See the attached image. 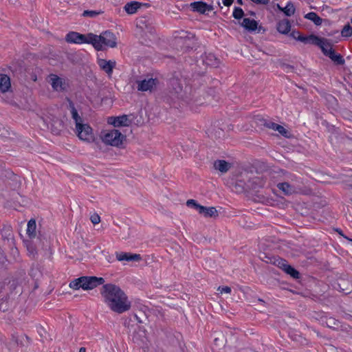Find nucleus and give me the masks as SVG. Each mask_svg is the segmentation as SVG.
Returning a JSON list of instances; mask_svg holds the SVG:
<instances>
[{"label":"nucleus","mask_w":352,"mask_h":352,"mask_svg":"<svg viewBox=\"0 0 352 352\" xmlns=\"http://www.w3.org/2000/svg\"><path fill=\"white\" fill-rule=\"evenodd\" d=\"M277 9L284 13L286 16H291L294 14L296 8L292 1L287 2L285 7H281L278 3L276 5Z\"/></svg>","instance_id":"nucleus-24"},{"label":"nucleus","mask_w":352,"mask_h":352,"mask_svg":"<svg viewBox=\"0 0 352 352\" xmlns=\"http://www.w3.org/2000/svg\"><path fill=\"white\" fill-rule=\"evenodd\" d=\"M288 262L282 258L277 257L276 259L274 261V265L278 267L284 272V269L287 267L288 265Z\"/></svg>","instance_id":"nucleus-35"},{"label":"nucleus","mask_w":352,"mask_h":352,"mask_svg":"<svg viewBox=\"0 0 352 352\" xmlns=\"http://www.w3.org/2000/svg\"><path fill=\"white\" fill-rule=\"evenodd\" d=\"M100 294L104 298V302L116 313L122 314L131 308V302L129 301L127 296L115 284H103Z\"/></svg>","instance_id":"nucleus-1"},{"label":"nucleus","mask_w":352,"mask_h":352,"mask_svg":"<svg viewBox=\"0 0 352 352\" xmlns=\"http://www.w3.org/2000/svg\"><path fill=\"white\" fill-rule=\"evenodd\" d=\"M245 15L244 11L243 9L240 7H234L233 12H232V16L237 20H240L243 18Z\"/></svg>","instance_id":"nucleus-37"},{"label":"nucleus","mask_w":352,"mask_h":352,"mask_svg":"<svg viewBox=\"0 0 352 352\" xmlns=\"http://www.w3.org/2000/svg\"><path fill=\"white\" fill-rule=\"evenodd\" d=\"M261 124L263 125L264 126H265L266 128L271 129L274 131H276V126H277V125L278 124H276L271 120H268L266 119L261 120Z\"/></svg>","instance_id":"nucleus-39"},{"label":"nucleus","mask_w":352,"mask_h":352,"mask_svg":"<svg viewBox=\"0 0 352 352\" xmlns=\"http://www.w3.org/2000/svg\"><path fill=\"white\" fill-rule=\"evenodd\" d=\"M305 18L311 21L316 25H320L322 22V19L314 12L307 13Z\"/></svg>","instance_id":"nucleus-32"},{"label":"nucleus","mask_w":352,"mask_h":352,"mask_svg":"<svg viewBox=\"0 0 352 352\" xmlns=\"http://www.w3.org/2000/svg\"><path fill=\"white\" fill-rule=\"evenodd\" d=\"M284 272L294 279L300 278V272L289 264H288L287 267L284 269Z\"/></svg>","instance_id":"nucleus-33"},{"label":"nucleus","mask_w":352,"mask_h":352,"mask_svg":"<svg viewBox=\"0 0 352 352\" xmlns=\"http://www.w3.org/2000/svg\"><path fill=\"white\" fill-rule=\"evenodd\" d=\"M36 221L34 219H31L28 223L27 234L30 238L32 239L36 236Z\"/></svg>","instance_id":"nucleus-31"},{"label":"nucleus","mask_w":352,"mask_h":352,"mask_svg":"<svg viewBox=\"0 0 352 352\" xmlns=\"http://www.w3.org/2000/svg\"><path fill=\"white\" fill-rule=\"evenodd\" d=\"M236 2L237 3L241 6L243 4V0H236Z\"/></svg>","instance_id":"nucleus-56"},{"label":"nucleus","mask_w":352,"mask_h":352,"mask_svg":"<svg viewBox=\"0 0 352 352\" xmlns=\"http://www.w3.org/2000/svg\"><path fill=\"white\" fill-rule=\"evenodd\" d=\"M351 23H352V18L351 19Z\"/></svg>","instance_id":"nucleus-62"},{"label":"nucleus","mask_w":352,"mask_h":352,"mask_svg":"<svg viewBox=\"0 0 352 352\" xmlns=\"http://www.w3.org/2000/svg\"><path fill=\"white\" fill-rule=\"evenodd\" d=\"M192 36L190 37L188 36H181L175 38V43L179 46L182 50L187 51L190 49H192L193 42L192 41Z\"/></svg>","instance_id":"nucleus-13"},{"label":"nucleus","mask_w":352,"mask_h":352,"mask_svg":"<svg viewBox=\"0 0 352 352\" xmlns=\"http://www.w3.org/2000/svg\"><path fill=\"white\" fill-rule=\"evenodd\" d=\"M11 87L10 77L6 74H0V91L6 93L9 91Z\"/></svg>","instance_id":"nucleus-23"},{"label":"nucleus","mask_w":352,"mask_h":352,"mask_svg":"<svg viewBox=\"0 0 352 352\" xmlns=\"http://www.w3.org/2000/svg\"><path fill=\"white\" fill-rule=\"evenodd\" d=\"M199 214H203L206 217L218 216L217 210L214 207L202 206L201 210H199Z\"/></svg>","instance_id":"nucleus-29"},{"label":"nucleus","mask_w":352,"mask_h":352,"mask_svg":"<svg viewBox=\"0 0 352 352\" xmlns=\"http://www.w3.org/2000/svg\"><path fill=\"white\" fill-rule=\"evenodd\" d=\"M51 85L56 91H66L67 87L65 80L55 74L51 75Z\"/></svg>","instance_id":"nucleus-15"},{"label":"nucleus","mask_w":352,"mask_h":352,"mask_svg":"<svg viewBox=\"0 0 352 352\" xmlns=\"http://www.w3.org/2000/svg\"><path fill=\"white\" fill-rule=\"evenodd\" d=\"M84 36H85V41H84V43L91 44L97 51H102L104 50L103 46L99 45L98 35L93 33H88L87 34H84Z\"/></svg>","instance_id":"nucleus-19"},{"label":"nucleus","mask_w":352,"mask_h":352,"mask_svg":"<svg viewBox=\"0 0 352 352\" xmlns=\"http://www.w3.org/2000/svg\"><path fill=\"white\" fill-rule=\"evenodd\" d=\"M214 167L221 173H226L230 168V164L225 160H217L214 162Z\"/></svg>","instance_id":"nucleus-27"},{"label":"nucleus","mask_w":352,"mask_h":352,"mask_svg":"<svg viewBox=\"0 0 352 352\" xmlns=\"http://www.w3.org/2000/svg\"><path fill=\"white\" fill-rule=\"evenodd\" d=\"M108 123L113 125L115 127L129 126L132 121L129 119L127 115H122L120 116H111L108 118Z\"/></svg>","instance_id":"nucleus-12"},{"label":"nucleus","mask_w":352,"mask_h":352,"mask_svg":"<svg viewBox=\"0 0 352 352\" xmlns=\"http://www.w3.org/2000/svg\"><path fill=\"white\" fill-rule=\"evenodd\" d=\"M337 33H338V30H336V31L331 32H330V33H328V34H327V35H328V36H333V35H334L335 34H337Z\"/></svg>","instance_id":"nucleus-54"},{"label":"nucleus","mask_w":352,"mask_h":352,"mask_svg":"<svg viewBox=\"0 0 352 352\" xmlns=\"http://www.w3.org/2000/svg\"><path fill=\"white\" fill-rule=\"evenodd\" d=\"M144 316H145L146 318H147L146 314H144Z\"/></svg>","instance_id":"nucleus-61"},{"label":"nucleus","mask_w":352,"mask_h":352,"mask_svg":"<svg viewBox=\"0 0 352 352\" xmlns=\"http://www.w3.org/2000/svg\"><path fill=\"white\" fill-rule=\"evenodd\" d=\"M186 206L189 208H192L195 209L199 212V210H201V208H202L203 206L200 205L195 201V199H188L186 201Z\"/></svg>","instance_id":"nucleus-41"},{"label":"nucleus","mask_w":352,"mask_h":352,"mask_svg":"<svg viewBox=\"0 0 352 352\" xmlns=\"http://www.w3.org/2000/svg\"><path fill=\"white\" fill-rule=\"evenodd\" d=\"M76 131L78 138L83 141L91 142L94 141V134L92 128L87 124H77Z\"/></svg>","instance_id":"nucleus-9"},{"label":"nucleus","mask_w":352,"mask_h":352,"mask_svg":"<svg viewBox=\"0 0 352 352\" xmlns=\"http://www.w3.org/2000/svg\"><path fill=\"white\" fill-rule=\"evenodd\" d=\"M129 322H130V321L127 322V320H126L124 321V326H129Z\"/></svg>","instance_id":"nucleus-58"},{"label":"nucleus","mask_w":352,"mask_h":352,"mask_svg":"<svg viewBox=\"0 0 352 352\" xmlns=\"http://www.w3.org/2000/svg\"><path fill=\"white\" fill-rule=\"evenodd\" d=\"M129 320L131 322L137 321L138 323L144 322L143 320L141 318V316L138 315V314H133L132 315H130Z\"/></svg>","instance_id":"nucleus-45"},{"label":"nucleus","mask_w":352,"mask_h":352,"mask_svg":"<svg viewBox=\"0 0 352 352\" xmlns=\"http://www.w3.org/2000/svg\"><path fill=\"white\" fill-rule=\"evenodd\" d=\"M141 2L133 1L125 4L124 10L129 14H133L140 9Z\"/></svg>","instance_id":"nucleus-26"},{"label":"nucleus","mask_w":352,"mask_h":352,"mask_svg":"<svg viewBox=\"0 0 352 352\" xmlns=\"http://www.w3.org/2000/svg\"><path fill=\"white\" fill-rule=\"evenodd\" d=\"M280 67L287 73L294 72V67L286 63L280 62Z\"/></svg>","instance_id":"nucleus-43"},{"label":"nucleus","mask_w":352,"mask_h":352,"mask_svg":"<svg viewBox=\"0 0 352 352\" xmlns=\"http://www.w3.org/2000/svg\"><path fill=\"white\" fill-rule=\"evenodd\" d=\"M98 37L99 45L102 46L104 45L106 47L113 48L117 45L116 35L110 31L107 30L102 32L98 35Z\"/></svg>","instance_id":"nucleus-10"},{"label":"nucleus","mask_w":352,"mask_h":352,"mask_svg":"<svg viewBox=\"0 0 352 352\" xmlns=\"http://www.w3.org/2000/svg\"><path fill=\"white\" fill-rule=\"evenodd\" d=\"M65 39L68 43L82 44L85 41V36L82 34L72 31L66 34Z\"/></svg>","instance_id":"nucleus-18"},{"label":"nucleus","mask_w":352,"mask_h":352,"mask_svg":"<svg viewBox=\"0 0 352 352\" xmlns=\"http://www.w3.org/2000/svg\"><path fill=\"white\" fill-rule=\"evenodd\" d=\"M299 34H300V32L299 31H298V30H293V31L290 33L289 36H290L291 37H292L293 38H294L295 40H296V38H297V36H298Z\"/></svg>","instance_id":"nucleus-49"},{"label":"nucleus","mask_w":352,"mask_h":352,"mask_svg":"<svg viewBox=\"0 0 352 352\" xmlns=\"http://www.w3.org/2000/svg\"><path fill=\"white\" fill-rule=\"evenodd\" d=\"M209 91H210V94H212V93L214 92V90L213 89H210Z\"/></svg>","instance_id":"nucleus-60"},{"label":"nucleus","mask_w":352,"mask_h":352,"mask_svg":"<svg viewBox=\"0 0 352 352\" xmlns=\"http://www.w3.org/2000/svg\"><path fill=\"white\" fill-rule=\"evenodd\" d=\"M259 258L263 261L267 263H272L274 265V261L276 259V257L267 254L266 253H261L259 255Z\"/></svg>","instance_id":"nucleus-38"},{"label":"nucleus","mask_w":352,"mask_h":352,"mask_svg":"<svg viewBox=\"0 0 352 352\" xmlns=\"http://www.w3.org/2000/svg\"><path fill=\"white\" fill-rule=\"evenodd\" d=\"M239 25L250 32H254L258 28V22L249 18H243V21L239 23Z\"/></svg>","instance_id":"nucleus-21"},{"label":"nucleus","mask_w":352,"mask_h":352,"mask_svg":"<svg viewBox=\"0 0 352 352\" xmlns=\"http://www.w3.org/2000/svg\"><path fill=\"white\" fill-rule=\"evenodd\" d=\"M1 235L2 239L6 241H7L8 245L11 247L14 245V239L12 228L10 225H3L1 229Z\"/></svg>","instance_id":"nucleus-14"},{"label":"nucleus","mask_w":352,"mask_h":352,"mask_svg":"<svg viewBox=\"0 0 352 352\" xmlns=\"http://www.w3.org/2000/svg\"><path fill=\"white\" fill-rule=\"evenodd\" d=\"M203 60L205 64L214 67H218L219 63V58L212 53H205Z\"/></svg>","instance_id":"nucleus-25"},{"label":"nucleus","mask_w":352,"mask_h":352,"mask_svg":"<svg viewBox=\"0 0 352 352\" xmlns=\"http://www.w3.org/2000/svg\"><path fill=\"white\" fill-rule=\"evenodd\" d=\"M277 31L282 34H287L291 30V23L289 19L279 21L276 25Z\"/></svg>","instance_id":"nucleus-22"},{"label":"nucleus","mask_w":352,"mask_h":352,"mask_svg":"<svg viewBox=\"0 0 352 352\" xmlns=\"http://www.w3.org/2000/svg\"><path fill=\"white\" fill-rule=\"evenodd\" d=\"M296 41H300L305 44L310 43L320 48L322 45H324V42L327 41V38L320 37L315 34H310L309 36L299 34L296 38Z\"/></svg>","instance_id":"nucleus-11"},{"label":"nucleus","mask_w":352,"mask_h":352,"mask_svg":"<svg viewBox=\"0 0 352 352\" xmlns=\"http://www.w3.org/2000/svg\"><path fill=\"white\" fill-rule=\"evenodd\" d=\"M325 322L330 329H338L341 327L340 322L333 317L327 318Z\"/></svg>","instance_id":"nucleus-34"},{"label":"nucleus","mask_w":352,"mask_h":352,"mask_svg":"<svg viewBox=\"0 0 352 352\" xmlns=\"http://www.w3.org/2000/svg\"><path fill=\"white\" fill-rule=\"evenodd\" d=\"M124 140H126V135L117 129H113L107 132L102 137V141L106 144L119 148L123 147Z\"/></svg>","instance_id":"nucleus-5"},{"label":"nucleus","mask_w":352,"mask_h":352,"mask_svg":"<svg viewBox=\"0 0 352 352\" xmlns=\"http://www.w3.org/2000/svg\"><path fill=\"white\" fill-rule=\"evenodd\" d=\"M222 2L225 6L229 7L233 3L234 0H222Z\"/></svg>","instance_id":"nucleus-50"},{"label":"nucleus","mask_w":352,"mask_h":352,"mask_svg":"<svg viewBox=\"0 0 352 352\" xmlns=\"http://www.w3.org/2000/svg\"><path fill=\"white\" fill-rule=\"evenodd\" d=\"M334 288L340 292L349 294L352 292V276L344 275L337 279Z\"/></svg>","instance_id":"nucleus-8"},{"label":"nucleus","mask_w":352,"mask_h":352,"mask_svg":"<svg viewBox=\"0 0 352 352\" xmlns=\"http://www.w3.org/2000/svg\"><path fill=\"white\" fill-rule=\"evenodd\" d=\"M292 182H281L277 184V188L283 192L285 195H291L293 194L298 193L301 190V186L300 184L301 182H299V178L293 175L291 177Z\"/></svg>","instance_id":"nucleus-7"},{"label":"nucleus","mask_w":352,"mask_h":352,"mask_svg":"<svg viewBox=\"0 0 352 352\" xmlns=\"http://www.w3.org/2000/svg\"><path fill=\"white\" fill-rule=\"evenodd\" d=\"M205 2L203 1H194L190 3V6L193 12L199 14H206Z\"/></svg>","instance_id":"nucleus-28"},{"label":"nucleus","mask_w":352,"mask_h":352,"mask_svg":"<svg viewBox=\"0 0 352 352\" xmlns=\"http://www.w3.org/2000/svg\"><path fill=\"white\" fill-rule=\"evenodd\" d=\"M79 352H86V348L85 347H80L79 349Z\"/></svg>","instance_id":"nucleus-55"},{"label":"nucleus","mask_w":352,"mask_h":352,"mask_svg":"<svg viewBox=\"0 0 352 352\" xmlns=\"http://www.w3.org/2000/svg\"><path fill=\"white\" fill-rule=\"evenodd\" d=\"M100 12H97L95 10H85L82 13V16L85 17H91L94 18L98 16Z\"/></svg>","instance_id":"nucleus-44"},{"label":"nucleus","mask_w":352,"mask_h":352,"mask_svg":"<svg viewBox=\"0 0 352 352\" xmlns=\"http://www.w3.org/2000/svg\"><path fill=\"white\" fill-rule=\"evenodd\" d=\"M276 131H278L281 135H283L285 138L289 137V132L280 124H278L277 126H276Z\"/></svg>","instance_id":"nucleus-42"},{"label":"nucleus","mask_w":352,"mask_h":352,"mask_svg":"<svg viewBox=\"0 0 352 352\" xmlns=\"http://www.w3.org/2000/svg\"><path fill=\"white\" fill-rule=\"evenodd\" d=\"M257 30H258V32H262V33H263V32H265V28H263V26H261V25H260V26H258V25Z\"/></svg>","instance_id":"nucleus-53"},{"label":"nucleus","mask_w":352,"mask_h":352,"mask_svg":"<svg viewBox=\"0 0 352 352\" xmlns=\"http://www.w3.org/2000/svg\"><path fill=\"white\" fill-rule=\"evenodd\" d=\"M69 107H70V111L72 114V118L74 120L76 123V128L77 127V124H82V118L78 115V113L76 110V109L74 107V103L70 101L69 102Z\"/></svg>","instance_id":"nucleus-30"},{"label":"nucleus","mask_w":352,"mask_h":352,"mask_svg":"<svg viewBox=\"0 0 352 352\" xmlns=\"http://www.w3.org/2000/svg\"><path fill=\"white\" fill-rule=\"evenodd\" d=\"M336 231L342 236H344L342 234V231L340 229H337Z\"/></svg>","instance_id":"nucleus-57"},{"label":"nucleus","mask_w":352,"mask_h":352,"mask_svg":"<svg viewBox=\"0 0 352 352\" xmlns=\"http://www.w3.org/2000/svg\"><path fill=\"white\" fill-rule=\"evenodd\" d=\"M157 82L158 80L153 78L137 81L138 90L141 91H151Z\"/></svg>","instance_id":"nucleus-16"},{"label":"nucleus","mask_w":352,"mask_h":352,"mask_svg":"<svg viewBox=\"0 0 352 352\" xmlns=\"http://www.w3.org/2000/svg\"><path fill=\"white\" fill-rule=\"evenodd\" d=\"M348 239L349 240V239ZM350 241H352V239H350Z\"/></svg>","instance_id":"nucleus-63"},{"label":"nucleus","mask_w":352,"mask_h":352,"mask_svg":"<svg viewBox=\"0 0 352 352\" xmlns=\"http://www.w3.org/2000/svg\"><path fill=\"white\" fill-rule=\"evenodd\" d=\"M90 220L93 224H97L100 221V217L98 214H94L91 216Z\"/></svg>","instance_id":"nucleus-46"},{"label":"nucleus","mask_w":352,"mask_h":352,"mask_svg":"<svg viewBox=\"0 0 352 352\" xmlns=\"http://www.w3.org/2000/svg\"><path fill=\"white\" fill-rule=\"evenodd\" d=\"M218 291H219L221 294L222 293L229 294L231 292V288L228 286H225V287H219Z\"/></svg>","instance_id":"nucleus-48"},{"label":"nucleus","mask_w":352,"mask_h":352,"mask_svg":"<svg viewBox=\"0 0 352 352\" xmlns=\"http://www.w3.org/2000/svg\"><path fill=\"white\" fill-rule=\"evenodd\" d=\"M97 63L100 68L106 72L109 76L112 75L113 70L116 65V62L115 60H107L103 58H98Z\"/></svg>","instance_id":"nucleus-17"},{"label":"nucleus","mask_w":352,"mask_h":352,"mask_svg":"<svg viewBox=\"0 0 352 352\" xmlns=\"http://www.w3.org/2000/svg\"><path fill=\"white\" fill-rule=\"evenodd\" d=\"M333 44L329 39L327 38V41L324 42L320 50L323 54L329 58L334 63L338 65L344 64L345 60L340 54L336 53L332 47Z\"/></svg>","instance_id":"nucleus-6"},{"label":"nucleus","mask_w":352,"mask_h":352,"mask_svg":"<svg viewBox=\"0 0 352 352\" xmlns=\"http://www.w3.org/2000/svg\"><path fill=\"white\" fill-rule=\"evenodd\" d=\"M205 8H206V12L207 11H212L213 10V6L212 5H209L207 3L205 2Z\"/></svg>","instance_id":"nucleus-51"},{"label":"nucleus","mask_w":352,"mask_h":352,"mask_svg":"<svg viewBox=\"0 0 352 352\" xmlns=\"http://www.w3.org/2000/svg\"><path fill=\"white\" fill-rule=\"evenodd\" d=\"M116 258L119 261H140L142 259L140 254L128 252H117Z\"/></svg>","instance_id":"nucleus-20"},{"label":"nucleus","mask_w":352,"mask_h":352,"mask_svg":"<svg viewBox=\"0 0 352 352\" xmlns=\"http://www.w3.org/2000/svg\"><path fill=\"white\" fill-rule=\"evenodd\" d=\"M6 261H7L6 255L4 251L0 247V263L3 265Z\"/></svg>","instance_id":"nucleus-47"},{"label":"nucleus","mask_w":352,"mask_h":352,"mask_svg":"<svg viewBox=\"0 0 352 352\" xmlns=\"http://www.w3.org/2000/svg\"><path fill=\"white\" fill-rule=\"evenodd\" d=\"M341 35L343 37H349L352 35V27L349 23L344 26L341 30Z\"/></svg>","instance_id":"nucleus-40"},{"label":"nucleus","mask_w":352,"mask_h":352,"mask_svg":"<svg viewBox=\"0 0 352 352\" xmlns=\"http://www.w3.org/2000/svg\"><path fill=\"white\" fill-rule=\"evenodd\" d=\"M250 14L251 16H255L256 15V13L254 12H252V11L250 12Z\"/></svg>","instance_id":"nucleus-59"},{"label":"nucleus","mask_w":352,"mask_h":352,"mask_svg":"<svg viewBox=\"0 0 352 352\" xmlns=\"http://www.w3.org/2000/svg\"><path fill=\"white\" fill-rule=\"evenodd\" d=\"M266 180L262 176L252 177L248 172L245 170L239 175L235 181L232 182L230 188L236 193L244 192H258L263 188Z\"/></svg>","instance_id":"nucleus-2"},{"label":"nucleus","mask_w":352,"mask_h":352,"mask_svg":"<svg viewBox=\"0 0 352 352\" xmlns=\"http://www.w3.org/2000/svg\"><path fill=\"white\" fill-rule=\"evenodd\" d=\"M104 283V279L102 277L84 276L71 281L69 287L74 289L82 288L84 290H90L103 285Z\"/></svg>","instance_id":"nucleus-4"},{"label":"nucleus","mask_w":352,"mask_h":352,"mask_svg":"<svg viewBox=\"0 0 352 352\" xmlns=\"http://www.w3.org/2000/svg\"><path fill=\"white\" fill-rule=\"evenodd\" d=\"M168 92L169 97L173 103L182 102L186 104H191L195 103L196 104H201L198 103L197 100L194 99V95H186V91L183 90L182 80L178 76H173L169 80L168 82Z\"/></svg>","instance_id":"nucleus-3"},{"label":"nucleus","mask_w":352,"mask_h":352,"mask_svg":"<svg viewBox=\"0 0 352 352\" xmlns=\"http://www.w3.org/2000/svg\"><path fill=\"white\" fill-rule=\"evenodd\" d=\"M150 7H151V4L150 3H142L141 2V5L140 6V9L141 8H150Z\"/></svg>","instance_id":"nucleus-52"},{"label":"nucleus","mask_w":352,"mask_h":352,"mask_svg":"<svg viewBox=\"0 0 352 352\" xmlns=\"http://www.w3.org/2000/svg\"><path fill=\"white\" fill-rule=\"evenodd\" d=\"M10 303L8 301V297L6 296L0 300V311L6 312L10 309Z\"/></svg>","instance_id":"nucleus-36"}]
</instances>
